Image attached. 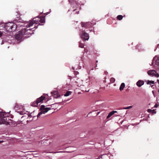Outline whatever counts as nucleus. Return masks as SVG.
Wrapping results in <instances>:
<instances>
[{
    "label": "nucleus",
    "mask_w": 159,
    "mask_h": 159,
    "mask_svg": "<svg viewBox=\"0 0 159 159\" xmlns=\"http://www.w3.org/2000/svg\"><path fill=\"white\" fill-rule=\"evenodd\" d=\"M80 59H81V61H82L84 60V57H82L80 58Z\"/></svg>",
    "instance_id": "nucleus-37"
},
{
    "label": "nucleus",
    "mask_w": 159,
    "mask_h": 159,
    "mask_svg": "<svg viewBox=\"0 0 159 159\" xmlns=\"http://www.w3.org/2000/svg\"><path fill=\"white\" fill-rule=\"evenodd\" d=\"M112 112L113 113V114H114L115 113H117V111H112Z\"/></svg>",
    "instance_id": "nucleus-32"
},
{
    "label": "nucleus",
    "mask_w": 159,
    "mask_h": 159,
    "mask_svg": "<svg viewBox=\"0 0 159 159\" xmlns=\"http://www.w3.org/2000/svg\"><path fill=\"white\" fill-rule=\"evenodd\" d=\"M95 22H89L85 23L81 22V27L80 29L79 34L80 38L85 40H88L89 38V34L86 33V31H88V29H89V30L90 32L93 31V29H91L93 28V26L95 24Z\"/></svg>",
    "instance_id": "nucleus-1"
},
{
    "label": "nucleus",
    "mask_w": 159,
    "mask_h": 159,
    "mask_svg": "<svg viewBox=\"0 0 159 159\" xmlns=\"http://www.w3.org/2000/svg\"><path fill=\"white\" fill-rule=\"evenodd\" d=\"M52 95L54 96V98H57L60 97V95L58 94V91H53L51 92Z\"/></svg>",
    "instance_id": "nucleus-9"
},
{
    "label": "nucleus",
    "mask_w": 159,
    "mask_h": 159,
    "mask_svg": "<svg viewBox=\"0 0 159 159\" xmlns=\"http://www.w3.org/2000/svg\"><path fill=\"white\" fill-rule=\"evenodd\" d=\"M39 102H40V98H38L36 101H34L33 102H31V105L34 107H37V106L38 105V104Z\"/></svg>",
    "instance_id": "nucleus-10"
},
{
    "label": "nucleus",
    "mask_w": 159,
    "mask_h": 159,
    "mask_svg": "<svg viewBox=\"0 0 159 159\" xmlns=\"http://www.w3.org/2000/svg\"><path fill=\"white\" fill-rule=\"evenodd\" d=\"M24 35L21 30L19 32L18 34L16 35L15 38L17 40L21 41Z\"/></svg>",
    "instance_id": "nucleus-8"
},
{
    "label": "nucleus",
    "mask_w": 159,
    "mask_h": 159,
    "mask_svg": "<svg viewBox=\"0 0 159 159\" xmlns=\"http://www.w3.org/2000/svg\"><path fill=\"white\" fill-rule=\"evenodd\" d=\"M70 3L71 7L68 11H72V12L71 14H78L79 13V11L80 9V7H78L79 5H84L86 1L85 0H68Z\"/></svg>",
    "instance_id": "nucleus-2"
},
{
    "label": "nucleus",
    "mask_w": 159,
    "mask_h": 159,
    "mask_svg": "<svg viewBox=\"0 0 159 159\" xmlns=\"http://www.w3.org/2000/svg\"><path fill=\"white\" fill-rule=\"evenodd\" d=\"M99 113H100V112H98V113H97V115H98V114H99Z\"/></svg>",
    "instance_id": "nucleus-41"
},
{
    "label": "nucleus",
    "mask_w": 159,
    "mask_h": 159,
    "mask_svg": "<svg viewBox=\"0 0 159 159\" xmlns=\"http://www.w3.org/2000/svg\"><path fill=\"white\" fill-rule=\"evenodd\" d=\"M45 16H40V25H43L45 22Z\"/></svg>",
    "instance_id": "nucleus-13"
},
{
    "label": "nucleus",
    "mask_w": 159,
    "mask_h": 159,
    "mask_svg": "<svg viewBox=\"0 0 159 159\" xmlns=\"http://www.w3.org/2000/svg\"><path fill=\"white\" fill-rule=\"evenodd\" d=\"M154 81L152 80H148L147 81V84H154Z\"/></svg>",
    "instance_id": "nucleus-23"
},
{
    "label": "nucleus",
    "mask_w": 159,
    "mask_h": 159,
    "mask_svg": "<svg viewBox=\"0 0 159 159\" xmlns=\"http://www.w3.org/2000/svg\"><path fill=\"white\" fill-rule=\"evenodd\" d=\"M6 115L5 112H0V124H3L6 125H9L12 127L16 126L17 125V124L12 120L9 119V117L7 120V118L6 117Z\"/></svg>",
    "instance_id": "nucleus-4"
},
{
    "label": "nucleus",
    "mask_w": 159,
    "mask_h": 159,
    "mask_svg": "<svg viewBox=\"0 0 159 159\" xmlns=\"http://www.w3.org/2000/svg\"><path fill=\"white\" fill-rule=\"evenodd\" d=\"M153 86V85H151V87H152Z\"/></svg>",
    "instance_id": "nucleus-43"
},
{
    "label": "nucleus",
    "mask_w": 159,
    "mask_h": 159,
    "mask_svg": "<svg viewBox=\"0 0 159 159\" xmlns=\"http://www.w3.org/2000/svg\"><path fill=\"white\" fill-rule=\"evenodd\" d=\"M158 105L157 104H156L155 105H154V107L155 108H157L158 107Z\"/></svg>",
    "instance_id": "nucleus-30"
},
{
    "label": "nucleus",
    "mask_w": 159,
    "mask_h": 159,
    "mask_svg": "<svg viewBox=\"0 0 159 159\" xmlns=\"http://www.w3.org/2000/svg\"><path fill=\"white\" fill-rule=\"evenodd\" d=\"M83 64L82 62H80L79 66L77 68L76 67H73V70H77L78 69H80L81 68V65H82Z\"/></svg>",
    "instance_id": "nucleus-18"
},
{
    "label": "nucleus",
    "mask_w": 159,
    "mask_h": 159,
    "mask_svg": "<svg viewBox=\"0 0 159 159\" xmlns=\"http://www.w3.org/2000/svg\"><path fill=\"white\" fill-rule=\"evenodd\" d=\"M1 142V141H0V143H1V142Z\"/></svg>",
    "instance_id": "nucleus-45"
},
{
    "label": "nucleus",
    "mask_w": 159,
    "mask_h": 159,
    "mask_svg": "<svg viewBox=\"0 0 159 159\" xmlns=\"http://www.w3.org/2000/svg\"><path fill=\"white\" fill-rule=\"evenodd\" d=\"M136 48L139 50V51H142L144 50L143 47L140 44H139L136 46Z\"/></svg>",
    "instance_id": "nucleus-16"
},
{
    "label": "nucleus",
    "mask_w": 159,
    "mask_h": 159,
    "mask_svg": "<svg viewBox=\"0 0 159 159\" xmlns=\"http://www.w3.org/2000/svg\"><path fill=\"white\" fill-rule=\"evenodd\" d=\"M117 19L119 20H120L122 19L123 16L121 15H119L117 16Z\"/></svg>",
    "instance_id": "nucleus-22"
},
{
    "label": "nucleus",
    "mask_w": 159,
    "mask_h": 159,
    "mask_svg": "<svg viewBox=\"0 0 159 159\" xmlns=\"http://www.w3.org/2000/svg\"><path fill=\"white\" fill-rule=\"evenodd\" d=\"M147 73L150 76H154L156 77H159V74L157 73V71L154 70H149L148 71Z\"/></svg>",
    "instance_id": "nucleus-7"
},
{
    "label": "nucleus",
    "mask_w": 159,
    "mask_h": 159,
    "mask_svg": "<svg viewBox=\"0 0 159 159\" xmlns=\"http://www.w3.org/2000/svg\"><path fill=\"white\" fill-rule=\"evenodd\" d=\"M50 13V12H46V13H44V14L45 15H47L49 13Z\"/></svg>",
    "instance_id": "nucleus-35"
},
{
    "label": "nucleus",
    "mask_w": 159,
    "mask_h": 159,
    "mask_svg": "<svg viewBox=\"0 0 159 159\" xmlns=\"http://www.w3.org/2000/svg\"><path fill=\"white\" fill-rule=\"evenodd\" d=\"M157 82H158V83H159V80H158H158H157Z\"/></svg>",
    "instance_id": "nucleus-39"
},
{
    "label": "nucleus",
    "mask_w": 159,
    "mask_h": 159,
    "mask_svg": "<svg viewBox=\"0 0 159 159\" xmlns=\"http://www.w3.org/2000/svg\"><path fill=\"white\" fill-rule=\"evenodd\" d=\"M98 62V61H96V62Z\"/></svg>",
    "instance_id": "nucleus-47"
},
{
    "label": "nucleus",
    "mask_w": 159,
    "mask_h": 159,
    "mask_svg": "<svg viewBox=\"0 0 159 159\" xmlns=\"http://www.w3.org/2000/svg\"><path fill=\"white\" fill-rule=\"evenodd\" d=\"M157 47L158 48H159V44H158L157 45Z\"/></svg>",
    "instance_id": "nucleus-40"
},
{
    "label": "nucleus",
    "mask_w": 159,
    "mask_h": 159,
    "mask_svg": "<svg viewBox=\"0 0 159 159\" xmlns=\"http://www.w3.org/2000/svg\"><path fill=\"white\" fill-rule=\"evenodd\" d=\"M89 80L90 81H91L92 80H93V79H95V78L93 77H89Z\"/></svg>",
    "instance_id": "nucleus-26"
},
{
    "label": "nucleus",
    "mask_w": 159,
    "mask_h": 159,
    "mask_svg": "<svg viewBox=\"0 0 159 159\" xmlns=\"http://www.w3.org/2000/svg\"><path fill=\"white\" fill-rule=\"evenodd\" d=\"M47 106L42 105L40 107V115L43 114H45L51 108L50 107H46Z\"/></svg>",
    "instance_id": "nucleus-6"
},
{
    "label": "nucleus",
    "mask_w": 159,
    "mask_h": 159,
    "mask_svg": "<svg viewBox=\"0 0 159 159\" xmlns=\"http://www.w3.org/2000/svg\"><path fill=\"white\" fill-rule=\"evenodd\" d=\"M109 114L111 116L113 114V113L112 112V111H111V112H110L109 113Z\"/></svg>",
    "instance_id": "nucleus-33"
},
{
    "label": "nucleus",
    "mask_w": 159,
    "mask_h": 159,
    "mask_svg": "<svg viewBox=\"0 0 159 159\" xmlns=\"http://www.w3.org/2000/svg\"><path fill=\"white\" fill-rule=\"evenodd\" d=\"M132 107V106H129L126 107H124L122 109H128Z\"/></svg>",
    "instance_id": "nucleus-25"
},
{
    "label": "nucleus",
    "mask_w": 159,
    "mask_h": 159,
    "mask_svg": "<svg viewBox=\"0 0 159 159\" xmlns=\"http://www.w3.org/2000/svg\"><path fill=\"white\" fill-rule=\"evenodd\" d=\"M83 40L82 41H80V42H79V46L81 48H83L84 47V41H86L84 39H82Z\"/></svg>",
    "instance_id": "nucleus-17"
},
{
    "label": "nucleus",
    "mask_w": 159,
    "mask_h": 159,
    "mask_svg": "<svg viewBox=\"0 0 159 159\" xmlns=\"http://www.w3.org/2000/svg\"><path fill=\"white\" fill-rule=\"evenodd\" d=\"M158 92L159 93V89H158Z\"/></svg>",
    "instance_id": "nucleus-46"
},
{
    "label": "nucleus",
    "mask_w": 159,
    "mask_h": 159,
    "mask_svg": "<svg viewBox=\"0 0 159 159\" xmlns=\"http://www.w3.org/2000/svg\"><path fill=\"white\" fill-rule=\"evenodd\" d=\"M144 84V82L143 81L141 80H139L136 83V85L139 87H140L142 85H143Z\"/></svg>",
    "instance_id": "nucleus-14"
},
{
    "label": "nucleus",
    "mask_w": 159,
    "mask_h": 159,
    "mask_svg": "<svg viewBox=\"0 0 159 159\" xmlns=\"http://www.w3.org/2000/svg\"><path fill=\"white\" fill-rule=\"evenodd\" d=\"M97 64H96V67H95V68H96V67H97Z\"/></svg>",
    "instance_id": "nucleus-44"
},
{
    "label": "nucleus",
    "mask_w": 159,
    "mask_h": 159,
    "mask_svg": "<svg viewBox=\"0 0 159 159\" xmlns=\"http://www.w3.org/2000/svg\"><path fill=\"white\" fill-rule=\"evenodd\" d=\"M111 116L109 114L107 117V119L109 118Z\"/></svg>",
    "instance_id": "nucleus-29"
},
{
    "label": "nucleus",
    "mask_w": 159,
    "mask_h": 159,
    "mask_svg": "<svg viewBox=\"0 0 159 159\" xmlns=\"http://www.w3.org/2000/svg\"><path fill=\"white\" fill-rule=\"evenodd\" d=\"M110 157V154H103L99 157V159H107Z\"/></svg>",
    "instance_id": "nucleus-11"
},
{
    "label": "nucleus",
    "mask_w": 159,
    "mask_h": 159,
    "mask_svg": "<svg viewBox=\"0 0 159 159\" xmlns=\"http://www.w3.org/2000/svg\"><path fill=\"white\" fill-rule=\"evenodd\" d=\"M40 116V112H39L37 115V117H39Z\"/></svg>",
    "instance_id": "nucleus-38"
},
{
    "label": "nucleus",
    "mask_w": 159,
    "mask_h": 159,
    "mask_svg": "<svg viewBox=\"0 0 159 159\" xmlns=\"http://www.w3.org/2000/svg\"><path fill=\"white\" fill-rule=\"evenodd\" d=\"M125 85L124 83H121L119 88L120 90L121 91L123 90L125 87Z\"/></svg>",
    "instance_id": "nucleus-19"
},
{
    "label": "nucleus",
    "mask_w": 159,
    "mask_h": 159,
    "mask_svg": "<svg viewBox=\"0 0 159 159\" xmlns=\"http://www.w3.org/2000/svg\"><path fill=\"white\" fill-rule=\"evenodd\" d=\"M17 25L13 23L9 22L5 24V29L6 32H11L15 30L16 28Z\"/></svg>",
    "instance_id": "nucleus-5"
},
{
    "label": "nucleus",
    "mask_w": 159,
    "mask_h": 159,
    "mask_svg": "<svg viewBox=\"0 0 159 159\" xmlns=\"http://www.w3.org/2000/svg\"><path fill=\"white\" fill-rule=\"evenodd\" d=\"M156 101L157 102V103H159V99H158V98H157Z\"/></svg>",
    "instance_id": "nucleus-34"
},
{
    "label": "nucleus",
    "mask_w": 159,
    "mask_h": 159,
    "mask_svg": "<svg viewBox=\"0 0 159 159\" xmlns=\"http://www.w3.org/2000/svg\"><path fill=\"white\" fill-rule=\"evenodd\" d=\"M46 141V139L44 140V139H43V140L42 141V142H43L44 143L45 142V141Z\"/></svg>",
    "instance_id": "nucleus-36"
},
{
    "label": "nucleus",
    "mask_w": 159,
    "mask_h": 159,
    "mask_svg": "<svg viewBox=\"0 0 159 159\" xmlns=\"http://www.w3.org/2000/svg\"><path fill=\"white\" fill-rule=\"evenodd\" d=\"M78 86H81V85H79V84H78Z\"/></svg>",
    "instance_id": "nucleus-42"
},
{
    "label": "nucleus",
    "mask_w": 159,
    "mask_h": 159,
    "mask_svg": "<svg viewBox=\"0 0 159 159\" xmlns=\"http://www.w3.org/2000/svg\"><path fill=\"white\" fill-rule=\"evenodd\" d=\"M152 112L153 114H155L156 112L155 111L154 109L152 110Z\"/></svg>",
    "instance_id": "nucleus-28"
},
{
    "label": "nucleus",
    "mask_w": 159,
    "mask_h": 159,
    "mask_svg": "<svg viewBox=\"0 0 159 159\" xmlns=\"http://www.w3.org/2000/svg\"><path fill=\"white\" fill-rule=\"evenodd\" d=\"M94 69V68H92V69H91V70H87V71H88V73H89H89H90V71L91 70H93Z\"/></svg>",
    "instance_id": "nucleus-27"
},
{
    "label": "nucleus",
    "mask_w": 159,
    "mask_h": 159,
    "mask_svg": "<svg viewBox=\"0 0 159 159\" xmlns=\"http://www.w3.org/2000/svg\"><path fill=\"white\" fill-rule=\"evenodd\" d=\"M6 32L3 30H2V31H0V37L6 35Z\"/></svg>",
    "instance_id": "nucleus-20"
},
{
    "label": "nucleus",
    "mask_w": 159,
    "mask_h": 159,
    "mask_svg": "<svg viewBox=\"0 0 159 159\" xmlns=\"http://www.w3.org/2000/svg\"><path fill=\"white\" fill-rule=\"evenodd\" d=\"M46 96H47L46 94H44L40 96V104L46 102V99H45Z\"/></svg>",
    "instance_id": "nucleus-12"
},
{
    "label": "nucleus",
    "mask_w": 159,
    "mask_h": 159,
    "mask_svg": "<svg viewBox=\"0 0 159 159\" xmlns=\"http://www.w3.org/2000/svg\"><path fill=\"white\" fill-rule=\"evenodd\" d=\"M72 93V92L70 91H67L64 94V96L66 97L70 95Z\"/></svg>",
    "instance_id": "nucleus-21"
},
{
    "label": "nucleus",
    "mask_w": 159,
    "mask_h": 159,
    "mask_svg": "<svg viewBox=\"0 0 159 159\" xmlns=\"http://www.w3.org/2000/svg\"><path fill=\"white\" fill-rule=\"evenodd\" d=\"M152 110H151L150 109H148V111L149 112H150L152 111Z\"/></svg>",
    "instance_id": "nucleus-31"
},
{
    "label": "nucleus",
    "mask_w": 159,
    "mask_h": 159,
    "mask_svg": "<svg viewBox=\"0 0 159 159\" xmlns=\"http://www.w3.org/2000/svg\"><path fill=\"white\" fill-rule=\"evenodd\" d=\"M115 81V80L114 78H111L110 79V82L111 83H113Z\"/></svg>",
    "instance_id": "nucleus-24"
},
{
    "label": "nucleus",
    "mask_w": 159,
    "mask_h": 159,
    "mask_svg": "<svg viewBox=\"0 0 159 159\" xmlns=\"http://www.w3.org/2000/svg\"><path fill=\"white\" fill-rule=\"evenodd\" d=\"M5 29V24L3 23H0V30H2L6 32L4 30Z\"/></svg>",
    "instance_id": "nucleus-15"
},
{
    "label": "nucleus",
    "mask_w": 159,
    "mask_h": 159,
    "mask_svg": "<svg viewBox=\"0 0 159 159\" xmlns=\"http://www.w3.org/2000/svg\"><path fill=\"white\" fill-rule=\"evenodd\" d=\"M39 16L38 17L34 18L32 21L28 23L26 26L27 27L26 29H25L21 30L22 33L24 35V37L28 38L31 35L32 31L30 29H28V28L32 26L34 24L39 23V25L40 24L39 23V22H40V20H39Z\"/></svg>",
    "instance_id": "nucleus-3"
}]
</instances>
